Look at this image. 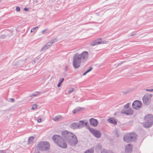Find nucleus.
Returning <instances> with one entry per match:
<instances>
[{
  "instance_id": "obj_1",
  "label": "nucleus",
  "mask_w": 153,
  "mask_h": 153,
  "mask_svg": "<svg viewBox=\"0 0 153 153\" xmlns=\"http://www.w3.org/2000/svg\"><path fill=\"white\" fill-rule=\"evenodd\" d=\"M88 58V53L87 51H83L81 53H76L74 55L73 60V65L76 69L79 68L81 62L87 61Z\"/></svg>"
},
{
  "instance_id": "obj_2",
  "label": "nucleus",
  "mask_w": 153,
  "mask_h": 153,
  "mask_svg": "<svg viewBox=\"0 0 153 153\" xmlns=\"http://www.w3.org/2000/svg\"><path fill=\"white\" fill-rule=\"evenodd\" d=\"M62 135L68 144L72 146H75L78 143L76 136L72 132L68 131H63Z\"/></svg>"
},
{
  "instance_id": "obj_3",
  "label": "nucleus",
  "mask_w": 153,
  "mask_h": 153,
  "mask_svg": "<svg viewBox=\"0 0 153 153\" xmlns=\"http://www.w3.org/2000/svg\"><path fill=\"white\" fill-rule=\"evenodd\" d=\"M52 138L55 143L59 146L62 148H66L67 144L60 136L55 135L52 137Z\"/></svg>"
},
{
  "instance_id": "obj_4",
  "label": "nucleus",
  "mask_w": 153,
  "mask_h": 153,
  "mask_svg": "<svg viewBox=\"0 0 153 153\" xmlns=\"http://www.w3.org/2000/svg\"><path fill=\"white\" fill-rule=\"evenodd\" d=\"M50 144L46 141H41L37 145L36 147L37 149L41 151H47L50 149Z\"/></svg>"
},
{
  "instance_id": "obj_5",
  "label": "nucleus",
  "mask_w": 153,
  "mask_h": 153,
  "mask_svg": "<svg viewBox=\"0 0 153 153\" xmlns=\"http://www.w3.org/2000/svg\"><path fill=\"white\" fill-rule=\"evenodd\" d=\"M145 123L143 125V126L146 128H149L152 126L153 124V116L151 114H148L145 117Z\"/></svg>"
},
{
  "instance_id": "obj_6",
  "label": "nucleus",
  "mask_w": 153,
  "mask_h": 153,
  "mask_svg": "<svg viewBox=\"0 0 153 153\" xmlns=\"http://www.w3.org/2000/svg\"><path fill=\"white\" fill-rule=\"evenodd\" d=\"M136 136L135 133H127L124 135L123 140L124 141L126 142L133 141L135 140Z\"/></svg>"
},
{
  "instance_id": "obj_7",
  "label": "nucleus",
  "mask_w": 153,
  "mask_h": 153,
  "mask_svg": "<svg viewBox=\"0 0 153 153\" xmlns=\"http://www.w3.org/2000/svg\"><path fill=\"white\" fill-rule=\"evenodd\" d=\"M88 128L90 132L95 137L98 138L101 137V134L100 131L94 129L90 127H89Z\"/></svg>"
},
{
  "instance_id": "obj_8",
  "label": "nucleus",
  "mask_w": 153,
  "mask_h": 153,
  "mask_svg": "<svg viewBox=\"0 0 153 153\" xmlns=\"http://www.w3.org/2000/svg\"><path fill=\"white\" fill-rule=\"evenodd\" d=\"M152 97L151 94L145 95L143 97V100L144 104L148 105L150 103Z\"/></svg>"
},
{
  "instance_id": "obj_9",
  "label": "nucleus",
  "mask_w": 153,
  "mask_h": 153,
  "mask_svg": "<svg viewBox=\"0 0 153 153\" xmlns=\"http://www.w3.org/2000/svg\"><path fill=\"white\" fill-rule=\"evenodd\" d=\"M142 105L141 102L139 100H135L132 103V106L133 108L135 109H139Z\"/></svg>"
},
{
  "instance_id": "obj_10",
  "label": "nucleus",
  "mask_w": 153,
  "mask_h": 153,
  "mask_svg": "<svg viewBox=\"0 0 153 153\" xmlns=\"http://www.w3.org/2000/svg\"><path fill=\"white\" fill-rule=\"evenodd\" d=\"M25 59H21L15 60L13 62V65L14 66L22 65L25 63Z\"/></svg>"
},
{
  "instance_id": "obj_11",
  "label": "nucleus",
  "mask_w": 153,
  "mask_h": 153,
  "mask_svg": "<svg viewBox=\"0 0 153 153\" xmlns=\"http://www.w3.org/2000/svg\"><path fill=\"white\" fill-rule=\"evenodd\" d=\"M89 122L91 125L94 127L97 126L98 123L97 120L94 118L90 119L89 120Z\"/></svg>"
},
{
  "instance_id": "obj_12",
  "label": "nucleus",
  "mask_w": 153,
  "mask_h": 153,
  "mask_svg": "<svg viewBox=\"0 0 153 153\" xmlns=\"http://www.w3.org/2000/svg\"><path fill=\"white\" fill-rule=\"evenodd\" d=\"M122 113H124L127 115H131L133 114V111L131 109L128 108L124 109L122 112Z\"/></svg>"
},
{
  "instance_id": "obj_13",
  "label": "nucleus",
  "mask_w": 153,
  "mask_h": 153,
  "mask_svg": "<svg viewBox=\"0 0 153 153\" xmlns=\"http://www.w3.org/2000/svg\"><path fill=\"white\" fill-rule=\"evenodd\" d=\"M70 128L73 129H76L79 128V126L78 123H71L70 125Z\"/></svg>"
},
{
  "instance_id": "obj_14",
  "label": "nucleus",
  "mask_w": 153,
  "mask_h": 153,
  "mask_svg": "<svg viewBox=\"0 0 153 153\" xmlns=\"http://www.w3.org/2000/svg\"><path fill=\"white\" fill-rule=\"evenodd\" d=\"M132 146L130 144L127 145L125 148L126 151L128 153L131 152L132 151Z\"/></svg>"
},
{
  "instance_id": "obj_15",
  "label": "nucleus",
  "mask_w": 153,
  "mask_h": 153,
  "mask_svg": "<svg viewBox=\"0 0 153 153\" xmlns=\"http://www.w3.org/2000/svg\"><path fill=\"white\" fill-rule=\"evenodd\" d=\"M84 108L81 107H77L76 109H74L73 111V113L74 114L76 113L84 110Z\"/></svg>"
},
{
  "instance_id": "obj_16",
  "label": "nucleus",
  "mask_w": 153,
  "mask_h": 153,
  "mask_svg": "<svg viewBox=\"0 0 153 153\" xmlns=\"http://www.w3.org/2000/svg\"><path fill=\"white\" fill-rule=\"evenodd\" d=\"M107 121L114 125H116L117 124V121L113 118H108L107 120Z\"/></svg>"
},
{
  "instance_id": "obj_17",
  "label": "nucleus",
  "mask_w": 153,
  "mask_h": 153,
  "mask_svg": "<svg viewBox=\"0 0 153 153\" xmlns=\"http://www.w3.org/2000/svg\"><path fill=\"white\" fill-rule=\"evenodd\" d=\"M100 39H97L93 41H92L91 43V45L93 46H94L100 44Z\"/></svg>"
},
{
  "instance_id": "obj_18",
  "label": "nucleus",
  "mask_w": 153,
  "mask_h": 153,
  "mask_svg": "<svg viewBox=\"0 0 153 153\" xmlns=\"http://www.w3.org/2000/svg\"><path fill=\"white\" fill-rule=\"evenodd\" d=\"M34 137L31 136L30 137L28 140L27 144L28 145H31L32 144L34 141Z\"/></svg>"
},
{
  "instance_id": "obj_19",
  "label": "nucleus",
  "mask_w": 153,
  "mask_h": 153,
  "mask_svg": "<svg viewBox=\"0 0 153 153\" xmlns=\"http://www.w3.org/2000/svg\"><path fill=\"white\" fill-rule=\"evenodd\" d=\"M62 118V117L60 115H58L53 117L52 120L55 121H57L61 120Z\"/></svg>"
},
{
  "instance_id": "obj_20",
  "label": "nucleus",
  "mask_w": 153,
  "mask_h": 153,
  "mask_svg": "<svg viewBox=\"0 0 153 153\" xmlns=\"http://www.w3.org/2000/svg\"><path fill=\"white\" fill-rule=\"evenodd\" d=\"M78 123L79 128H82L84 126L85 122L83 120L79 121Z\"/></svg>"
},
{
  "instance_id": "obj_21",
  "label": "nucleus",
  "mask_w": 153,
  "mask_h": 153,
  "mask_svg": "<svg viewBox=\"0 0 153 153\" xmlns=\"http://www.w3.org/2000/svg\"><path fill=\"white\" fill-rule=\"evenodd\" d=\"M94 149L93 148H91L89 149L86 151L85 153H94Z\"/></svg>"
},
{
  "instance_id": "obj_22",
  "label": "nucleus",
  "mask_w": 153,
  "mask_h": 153,
  "mask_svg": "<svg viewBox=\"0 0 153 153\" xmlns=\"http://www.w3.org/2000/svg\"><path fill=\"white\" fill-rule=\"evenodd\" d=\"M64 79L63 78H60L59 80V82L58 84L57 85V86L58 87H60L62 83L63 82L64 80Z\"/></svg>"
},
{
  "instance_id": "obj_23",
  "label": "nucleus",
  "mask_w": 153,
  "mask_h": 153,
  "mask_svg": "<svg viewBox=\"0 0 153 153\" xmlns=\"http://www.w3.org/2000/svg\"><path fill=\"white\" fill-rule=\"evenodd\" d=\"M49 48V47L46 44L40 50V51L42 52L43 51H45Z\"/></svg>"
},
{
  "instance_id": "obj_24",
  "label": "nucleus",
  "mask_w": 153,
  "mask_h": 153,
  "mask_svg": "<svg viewBox=\"0 0 153 153\" xmlns=\"http://www.w3.org/2000/svg\"><path fill=\"white\" fill-rule=\"evenodd\" d=\"M100 44H107L109 42L108 41H106L105 40L101 41V39H100Z\"/></svg>"
},
{
  "instance_id": "obj_25",
  "label": "nucleus",
  "mask_w": 153,
  "mask_h": 153,
  "mask_svg": "<svg viewBox=\"0 0 153 153\" xmlns=\"http://www.w3.org/2000/svg\"><path fill=\"white\" fill-rule=\"evenodd\" d=\"M74 88H69L68 91V92L69 94L71 93V92H73L74 91Z\"/></svg>"
},
{
  "instance_id": "obj_26",
  "label": "nucleus",
  "mask_w": 153,
  "mask_h": 153,
  "mask_svg": "<svg viewBox=\"0 0 153 153\" xmlns=\"http://www.w3.org/2000/svg\"><path fill=\"white\" fill-rule=\"evenodd\" d=\"M130 104V103H128L126 105L124 106V108H125L124 109H127L128 108H129V104Z\"/></svg>"
},
{
  "instance_id": "obj_27",
  "label": "nucleus",
  "mask_w": 153,
  "mask_h": 153,
  "mask_svg": "<svg viewBox=\"0 0 153 153\" xmlns=\"http://www.w3.org/2000/svg\"><path fill=\"white\" fill-rule=\"evenodd\" d=\"M38 27H33L31 28V30H30V32L32 33L34 31L36 30V29Z\"/></svg>"
},
{
  "instance_id": "obj_28",
  "label": "nucleus",
  "mask_w": 153,
  "mask_h": 153,
  "mask_svg": "<svg viewBox=\"0 0 153 153\" xmlns=\"http://www.w3.org/2000/svg\"><path fill=\"white\" fill-rule=\"evenodd\" d=\"M46 44L48 46V47H49V48H50L51 46V45H52L53 44V43L51 42L50 41L48 42Z\"/></svg>"
},
{
  "instance_id": "obj_29",
  "label": "nucleus",
  "mask_w": 153,
  "mask_h": 153,
  "mask_svg": "<svg viewBox=\"0 0 153 153\" xmlns=\"http://www.w3.org/2000/svg\"><path fill=\"white\" fill-rule=\"evenodd\" d=\"M39 92H36V93H34L31 96V97H32V96H34V97H35V96H38L39 95Z\"/></svg>"
},
{
  "instance_id": "obj_30",
  "label": "nucleus",
  "mask_w": 153,
  "mask_h": 153,
  "mask_svg": "<svg viewBox=\"0 0 153 153\" xmlns=\"http://www.w3.org/2000/svg\"><path fill=\"white\" fill-rule=\"evenodd\" d=\"M37 107V105L35 104H34L32 106V107L31 109L33 110L36 109Z\"/></svg>"
},
{
  "instance_id": "obj_31",
  "label": "nucleus",
  "mask_w": 153,
  "mask_h": 153,
  "mask_svg": "<svg viewBox=\"0 0 153 153\" xmlns=\"http://www.w3.org/2000/svg\"><path fill=\"white\" fill-rule=\"evenodd\" d=\"M6 36L5 35H2L0 36V39H3L6 38Z\"/></svg>"
},
{
  "instance_id": "obj_32",
  "label": "nucleus",
  "mask_w": 153,
  "mask_h": 153,
  "mask_svg": "<svg viewBox=\"0 0 153 153\" xmlns=\"http://www.w3.org/2000/svg\"><path fill=\"white\" fill-rule=\"evenodd\" d=\"M108 151L106 150L105 149H104L102 150L101 152V153H107Z\"/></svg>"
},
{
  "instance_id": "obj_33",
  "label": "nucleus",
  "mask_w": 153,
  "mask_h": 153,
  "mask_svg": "<svg viewBox=\"0 0 153 153\" xmlns=\"http://www.w3.org/2000/svg\"><path fill=\"white\" fill-rule=\"evenodd\" d=\"M56 39H55L52 40L50 42H53V44L55 42H56Z\"/></svg>"
},
{
  "instance_id": "obj_34",
  "label": "nucleus",
  "mask_w": 153,
  "mask_h": 153,
  "mask_svg": "<svg viewBox=\"0 0 153 153\" xmlns=\"http://www.w3.org/2000/svg\"><path fill=\"white\" fill-rule=\"evenodd\" d=\"M48 29H46L44 30H43L42 31V33L43 34H45L46 33V32L47 30Z\"/></svg>"
},
{
  "instance_id": "obj_35",
  "label": "nucleus",
  "mask_w": 153,
  "mask_h": 153,
  "mask_svg": "<svg viewBox=\"0 0 153 153\" xmlns=\"http://www.w3.org/2000/svg\"><path fill=\"white\" fill-rule=\"evenodd\" d=\"M20 10V8L19 6H16V10L17 11H19Z\"/></svg>"
},
{
  "instance_id": "obj_36",
  "label": "nucleus",
  "mask_w": 153,
  "mask_h": 153,
  "mask_svg": "<svg viewBox=\"0 0 153 153\" xmlns=\"http://www.w3.org/2000/svg\"><path fill=\"white\" fill-rule=\"evenodd\" d=\"M92 69H93V68L92 67H91L88 70L86 71L88 73L91 70H92Z\"/></svg>"
},
{
  "instance_id": "obj_37",
  "label": "nucleus",
  "mask_w": 153,
  "mask_h": 153,
  "mask_svg": "<svg viewBox=\"0 0 153 153\" xmlns=\"http://www.w3.org/2000/svg\"><path fill=\"white\" fill-rule=\"evenodd\" d=\"M10 102H13L14 101V99H13V98H10Z\"/></svg>"
},
{
  "instance_id": "obj_38",
  "label": "nucleus",
  "mask_w": 153,
  "mask_h": 153,
  "mask_svg": "<svg viewBox=\"0 0 153 153\" xmlns=\"http://www.w3.org/2000/svg\"><path fill=\"white\" fill-rule=\"evenodd\" d=\"M146 90L150 92V91H153V89H147Z\"/></svg>"
},
{
  "instance_id": "obj_39",
  "label": "nucleus",
  "mask_w": 153,
  "mask_h": 153,
  "mask_svg": "<svg viewBox=\"0 0 153 153\" xmlns=\"http://www.w3.org/2000/svg\"><path fill=\"white\" fill-rule=\"evenodd\" d=\"M41 118H39L37 120V121L38 123H40L41 122Z\"/></svg>"
},
{
  "instance_id": "obj_40",
  "label": "nucleus",
  "mask_w": 153,
  "mask_h": 153,
  "mask_svg": "<svg viewBox=\"0 0 153 153\" xmlns=\"http://www.w3.org/2000/svg\"><path fill=\"white\" fill-rule=\"evenodd\" d=\"M24 10L25 11H27L28 10V9L27 8H24Z\"/></svg>"
},
{
  "instance_id": "obj_41",
  "label": "nucleus",
  "mask_w": 153,
  "mask_h": 153,
  "mask_svg": "<svg viewBox=\"0 0 153 153\" xmlns=\"http://www.w3.org/2000/svg\"><path fill=\"white\" fill-rule=\"evenodd\" d=\"M68 67H67V66H66L65 68V71H67L68 70Z\"/></svg>"
},
{
  "instance_id": "obj_42",
  "label": "nucleus",
  "mask_w": 153,
  "mask_h": 153,
  "mask_svg": "<svg viewBox=\"0 0 153 153\" xmlns=\"http://www.w3.org/2000/svg\"><path fill=\"white\" fill-rule=\"evenodd\" d=\"M84 125L86 126H87V125H88V122H86V123H85H85H84Z\"/></svg>"
},
{
  "instance_id": "obj_43",
  "label": "nucleus",
  "mask_w": 153,
  "mask_h": 153,
  "mask_svg": "<svg viewBox=\"0 0 153 153\" xmlns=\"http://www.w3.org/2000/svg\"><path fill=\"white\" fill-rule=\"evenodd\" d=\"M87 72L86 71L83 74V76H85V75L87 74Z\"/></svg>"
},
{
  "instance_id": "obj_44",
  "label": "nucleus",
  "mask_w": 153,
  "mask_h": 153,
  "mask_svg": "<svg viewBox=\"0 0 153 153\" xmlns=\"http://www.w3.org/2000/svg\"><path fill=\"white\" fill-rule=\"evenodd\" d=\"M136 34V33H135V34H131V36H135Z\"/></svg>"
},
{
  "instance_id": "obj_45",
  "label": "nucleus",
  "mask_w": 153,
  "mask_h": 153,
  "mask_svg": "<svg viewBox=\"0 0 153 153\" xmlns=\"http://www.w3.org/2000/svg\"><path fill=\"white\" fill-rule=\"evenodd\" d=\"M130 91V90H128L126 92V93H128Z\"/></svg>"
},
{
  "instance_id": "obj_46",
  "label": "nucleus",
  "mask_w": 153,
  "mask_h": 153,
  "mask_svg": "<svg viewBox=\"0 0 153 153\" xmlns=\"http://www.w3.org/2000/svg\"><path fill=\"white\" fill-rule=\"evenodd\" d=\"M99 147L100 148H101L102 147V146L101 145H99Z\"/></svg>"
},
{
  "instance_id": "obj_47",
  "label": "nucleus",
  "mask_w": 153,
  "mask_h": 153,
  "mask_svg": "<svg viewBox=\"0 0 153 153\" xmlns=\"http://www.w3.org/2000/svg\"><path fill=\"white\" fill-rule=\"evenodd\" d=\"M1 153H5L4 151H2V152Z\"/></svg>"
},
{
  "instance_id": "obj_48",
  "label": "nucleus",
  "mask_w": 153,
  "mask_h": 153,
  "mask_svg": "<svg viewBox=\"0 0 153 153\" xmlns=\"http://www.w3.org/2000/svg\"><path fill=\"white\" fill-rule=\"evenodd\" d=\"M121 63H120V64H118L117 65V66H119V65H121Z\"/></svg>"
},
{
  "instance_id": "obj_49",
  "label": "nucleus",
  "mask_w": 153,
  "mask_h": 153,
  "mask_svg": "<svg viewBox=\"0 0 153 153\" xmlns=\"http://www.w3.org/2000/svg\"><path fill=\"white\" fill-rule=\"evenodd\" d=\"M36 2L37 3L38 2V1L37 0L36 1Z\"/></svg>"
},
{
  "instance_id": "obj_50",
  "label": "nucleus",
  "mask_w": 153,
  "mask_h": 153,
  "mask_svg": "<svg viewBox=\"0 0 153 153\" xmlns=\"http://www.w3.org/2000/svg\"><path fill=\"white\" fill-rule=\"evenodd\" d=\"M34 62H35H35H35V60L34 61Z\"/></svg>"
}]
</instances>
